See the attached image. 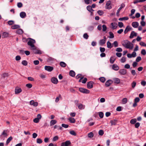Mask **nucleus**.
Returning a JSON list of instances; mask_svg holds the SVG:
<instances>
[{
	"mask_svg": "<svg viewBox=\"0 0 146 146\" xmlns=\"http://www.w3.org/2000/svg\"><path fill=\"white\" fill-rule=\"evenodd\" d=\"M57 122V121L55 120H52L50 121V125L51 126L56 124Z\"/></svg>",
	"mask_w": 146,
	"mask_h": 146,
	"instance_id": "c756f323",
	"label": "nucleus"
},
{
	"mask_svg": "<svg viewBox=\"0 0 146 146\" xmlns=\"http://www.w3.org/2000/svg\"><path fill=\"white\" fill-rule=\"evenodd\" d=\"M60 66L62 67H65L66 66V63L63 62H61L60 63Z\"/></svg>",
	"mask_w": 146,
	"mask_h": 146,
	"instance_id": "c9c22d12",
	"label": "nucleus"
},
{
	"mask_svg": "<svg viewBox=\"0 0 146 146\" xmlns=\"http://www.w3.org/2000/svg\"><path fill=\"white\" fill-rule=\"evenodd\" d=\"M117 121L116 119H113L110 121V122L111 126L113 125H115L116 124Z\"/></svg>",
	"mask_w": 146,
	"mask_h": 146,
	"instance_id": "aec40b11",
	"label": "nucleus"
},
{
	"mask_svg": "<svg viewBox=\"0 0 146 146\" xmlns=\"http://www.w3.org/2000/svg\"><path fill=\"white\" fill-rule=\"evenodd\" d=\"M21 63L24 66H27L28 64L27 61L25 60H23L22 61Z\"/></svg>",
	"mask_w": 146,
	"mask_h": 146,
	"instance_id": "de8ad7c7",
	"label": "nucleus"
},
{
	"mask_svg": "<svg viewBox=\"0 0 146 146\" xmlns=\"http://www.w3.org/2000/svg\"><path fill=\"white\" fill-rule=\"evenodd\" d=\"M113 45L114 47H117L118 46V43L117 41H115L113 43Z\"/></svg>",
	"mask_w": 146,
	"mask_h": 146,
	"instance_id": "6e6d98bb",
	"label": "nucleus"
},
{
	"mask_svg": "<svg viewBox=\"0 0 146 146\" xmlns=\"http://www.w3.org/2000/svg\"><path fill=\"white\" fill-rule=\"evenodd\" d=\"M87 9L88 11L89 12L91 13H92V12L91 11V10H92V8L91 7L90 5H88L87 7Z\"/></svg>",
	"mask_w": 146,
	"mask_h": 146,
	"instance_id": "ea45409f",
	"label": "nucleus"
},
{
	"mask_svg": "<svg viewBox=\"0 0 146 146\" xmlns=\"http://www.w3.org/2000/svg\"><path fill=\"white\" fill-rule=\"evenodd\" d=\"M94 135L92 132H90L88 134V137L90 138H92L93 137Z\"/></svg>",
	"mask_w": 146,
	"mask_h": 146,
	"instance_id": "3c124183",
	"label": "nucleus"
},
{
	"mask_svg": "<svg viewBox=\"0 0 146 146\" xmlns=\"http://www.w3.org/2000/svg\"><path fill=\"white\" fill-rule=\"evenodd\" d=\"M27 40L28 41L27 44L30 46L33 49L35 48V46L34 45V44L35 43V40L32 39L31 38H28Z\"/></svg>",
	"mask_w": 146,
	"mask_h": 146,
	"instance_id": "f03ea898",
	"label": "nucleus"
},
{
	"mask_svg": "<svg viewBox=\"0 0 146 146\" xmlns=\"http://www.w3.org/2000/svg\"><path fill=\"white\" fill-rule=\"evenodd\" d=\"M111 25L112 26L111 28L113 29H115L117 27V24L116 23H112L111 24Z\"/></svg>",
	"mask_w": 146,
	"mask_h": 146,
	"instance_id": "a211bd4d",
	"label": "nucleus"
},
{
	"mask_svg": "<svg viewBox=\"0 0 146 146\" xmlns=\"http://www.w3.org/2000/svg\"><path fill=\"white\" fill-rule=\"evenodd\" d=\"M119 72L121 75H125L127 73V70H126L122 69L120 70Z\"/></svg>",
	"mask_w": 146,
	"mask_h": 146,
	"instance_id": "f8f14e48",
	"label": "nucleus"
},
{
	"mask_svg": "<svg viewBox=\"0 0 146 146\" xmlns=\"http://www.w3.org/2000/svg\"><path fill=\"white\" fill-rule=\"evenodd\" d=\"M137 33L135 32L134 31H132L131 32L129 38H132L134 36H137Z\"/></svg>",
	"mask_w": 146,
	"mask_h": 146,
	"instance_id": "2eb2a0df",
	"label": "nucleus"
},
{
	"mask_svg": "<svg viewBox=\"0 0 146 146\" xmlns=\"http://www.w3.org/2000/svg\"><path fill=\"white\" fill-rule=\"evenodd\" d=\"M9 34L7 32H4L2 35V37L3 38H6L9 36Z\"/></svg>",
	"mask_w": 146,
	"mask_h": 146,
	"instance_id": "393cba45",
	"label": "nucleus"
},
{
	"mask_svg": "<svg viewBox=\"0 0 146 146\" xmlns=\"http://www.w3.org/2000/svg\"><path fill=\"white\" fill-rule=\"evenodd\" d=\"M111 3L110 1H108L106 4V8L108 9H110L112 8L111 6Z\"/></svg>",
	"mask_w": 146,
	"mask_h": 146,
	"instance_id": "20e7f679",
	"label": "nucleus"
},
{
	"mask_svg": "<svg viewBox=\"0 0 146 146\" xmlns=\"http://www.w3.org/2000/svg\"><path fill=\"white\" fill-rule=\"evenodd\" d=\"M22 91L21 89L18 87H16L15 90V93L16 94H17L21 92Z\"/></svg>",
	"mask_w": 146,
	"mask_h": 146,
	"instance_id": "ddd939ff",
	"label": "nucleus"
},
{
	"mask_svg": "<svg viewBox=\"0 0 146 146\" xmlns=\"http://www.w3.org/2000/svg\"><path fill=\"white\" fill-rule=\"evenodd\" d=\"M68 119L71 123H74L76 121L75 119L74 118L71 117H70L68 118Z\"/></svg>",
	"mask_w": 146,
	"mask_h": 146,
	"instance_id": "a878e982",
	"label": "nucleus"
},
{
	"mask_svg": "<svg viewBox=\"0 0 146 146\" xmlns=\"http://www.w3.org/2000/svg\"><path fill=\"white\" fill-rule=\"evenodd\" d=\"M119 27L120 28H121L123 26V23L121 22H118V24Z\"/></svg>",
	"mask_w": 146,
	"mask_h": 146,
	"instance_id": "052dcab7",
	"label": "nucleus"
},
{
	"mask_svg": "<svg viewBox=\"0 0 146 146\" xmlns=\"http://www.w3.org/2000/svg\"><path fill=\"white\" fill-rule=\"evenodd\" d=\"M116 58L115 56L111 57L110 59V63L111 64H113Z\"/></svg>",
	"mask_w": 146,
	"mask_h": 146,
	"instance_id": "b1692460",
	"label": "nucleus"
},
{
	"mask_svg": "<svg viewBox=\"0 0 146 146\" xmlns=\"http://www.w3.org/2000/svg\"><path fill=\"white\" fill-rule=\"evenodd\" d=\"M114 82L117 84H119L120 82V80L118 78H114L113 79Z\"/></svg>",
	"mask_w": 146,
	"mask_h": 146,
	"instance_id": "bb28decb",
	"label": "nucleus"
},
{
	"mask_svg": "<svg viewBox=\"0 0 146 146\" xmlns=\"http://www.w3.org/2000/svg\"><path fill=\"white\" fill-rule=\"evenodd\" d=\"M136 84V82L134 81H133L131 84V87L132 88H134L135 87Z\"/></svg>",
	"mask_w": 146,
	"mask_h": 146,
	"instance_id": "a19ab883",
	"label": "nucleus"
},
{
	"mask_svg": "<svg viewBox=\"0 0 146 146\" xmlns=\"http://www.w3.org/2000/svg\"><path fill=\"white\" fill-rule=\"evenodd\" d=\"M116 51L118 52H120L122 51V50L121 48H118L116 49Z\"/></svg>",
	"mask_w": 146,
	"mask_h": 146,
	"instance_id": "338daca9",
	"label": "nucleus"
},
{
	"mask_svg": "<svg viewBox=\"0 0 146 146\" xmlns=\"http://www.w3.org/2000/svg\"><path fill=\"white\" fill-rule=\"evenodd\" d=\"M20 26L17 25H13L11 27L12 29H19L20 28Z\"/></svg>",
	"mask_w": 146,
	"mask_h": 146,
	"instance_id": "cd10ccee",
	"label": "nucleus"
},
{
	"mask_svg": "<svg viewBox=\"0 0 146 146\" xmlns=\"http://www.w3.org/2000/svg\"><path fill=\"white\" fill-rule=\"evenodd\" d=\"M51 81L54 84H57L58 82L57 79L54 77H53L51 79Z\"/></svg>",
	"mask_w": 146,
	"mask_h": 146,
	"instance_id": "9d476101",
	"label": "nucleus"
},
{
	"mask_svg": "<svg viewBox=\"0 0 146 146\" xmlns=\"http://www.w3.org/2000/svg\"><path fill=\"white\" fill-rule=\"evenodd\" d=\"M21 59V56L19 55H17L15 57V60L17 61Z\"/></svg>",
	"mask_w": 146,
	"mask_h": 146,
	"instance_id": "e2e57ef3",
	"label": "nucleus"
},
{
	"mask_svg": "<svg viewBox=\"0 0 146 146\" xmlns=\"http://www.w3.org/2000/svg\"><path fill=\"white\" fill-rule=\"evenodd\" d=\"M132 28L129 26H127L125 28L124 31V33L125 34H126L129 31L132 30Z\"/></svg>",
	"mask_w": 146,
	"mask_h": 146,
	"instance_id": "9b49d317",
	"label": "nucleus"
},
{
	"mask_svg": "<svg viewBox=\"0 0 146 146\" xmlns=\"http://www.w3.org/2000/svg\"><path fill=\"white\" fill-rule=\"evenodd\" d=\"M99 80L102 82H104L106 80L105 78L104 77H101L99 78Z\"/></svg>",
	"mask_w": 146,
	"mask_h": 146,
	"instance_id": "09e8293b",
	"label": "nucleus"
},
{
	"mask_svg": "<svg viewBox=\"0 0 146 146\" xmlns=\"http://www.w3.org/2000/svg\"><path fill=\"white\" fill-rule=\"evenodd\" d=\"M98 133L100 135H102L104 133V132L103 130H100L99 131Z\"/></svg>",
	"mask_w": 146,
	"mask_h": 146,
	"instance_id": "13d9d810",
	"label": "nucleus"
},
{
	"mask_svg": "<svg viewBox=\"0 0 146 146\" xmlns=\"http://www.w3.org/2000/svg\"><path fill=\"white\" fill-rule=\"evenodd\" d=\"M78 108L80 110L84 109L85 106L81 104H79L78 105Z\"/></svg>",
	"mask_w": 146,
	"mask_h": 146,
	"instance_id": "4be33fe9",
	"label": "nucleus"
},
{
	"mask_svg": "<svg viewBox=\"0 0 146 146\" xmlns=\"http://www.w3.org/2000/svg\"><path fill=\"white\" fill-rule=\"evenodd\" d=\"M136 122V119H132L130 121V123L132 124H135Z\"/></svg>",
	"mask_w": 146,
	"mask_h": 146,
	"instance_id": "8fccbe9b",
	"label": "nucleus"
},
{
	"mask_svg": "<svg viewBox=\"0 0 146 146\" xmlns=\"http://www.w3.org/2000/svg\"><path fill=\"white\" fill-rule=\"evenodd\" d=\"M132 26L134 28H137L139 25V23L137 22H133L131 24Z\"/></svg>",
	"mask_w": 146,
	"mask_h": 146,
	"instance_id": "dca6fc26",
	"label": "nucleus"
},
{
	"mask_svg": "<svg viewBox=\"0 0 146 146\" xmlns=\"http://www.w3.org/2000/svg\"><path fill=\"white\" fill-rule=\"evenodd\" d=\"M99 115L100 117L101 118H102L104 116V113L102 112H99Z\"/></svg>",
	"mask_w": 146,
	"mask_h": 146,
	"instance_id": "5fc2aeb1",
	"label": "nucleus"
},
{
	"mask_svg": "<svg viewBox=\"0 0 146 146\" xmlns=\"http://www.w3.org/2000/svg\"><path fill=\"white\" fill-rule=\"evenodd\" d=\"M127 101V99L126 98H123L122 101V103L123 104H126Z\"/></svg>",
	"mask_w": 146,
	"mask_h": 146,
	"instance_id": "4c0bfd02",
	"label": "nucleus"
},
{
	"mask_svg": "<svg viewBox=\"0 0 146 146\" xmlns=\"http://www.w3.org/2000/svg\"><path fill=\"white\" fill-rule=\"evenodd\" d=\"M2 135H3L4 137L7 136V130H4L1 136Z\"/></svg>",
	"mask_w": 146,
	"mask_h": 146,
	"instance_id": "7c9ffc66",
	"label": "nucleus"
},
{
	"mask_svg": "<svg viewBox=\"0 0 146 146\" xmlns=\"http://www.w3.org/2000/svg\"><path fill=\"white\" fill-rule=\"evenodd\" d=\"M122 44L125 47L131 50L132 49L133 47V44L127 40H125L122 41Z\"/></svg>",
	"mask_w": 146,
	"mask_h": 146,
	"instance_id": "f257e3e1",
	"label": "nucleus"
},
{
	"mask_svg": "<svg viewBox=\"0 0 146 146\" xmlns=\"http://www.w3.org/2000/svg\"><path fill=\"white\" fill-rule=\"evenodd\" d=\"M86 4H89L92 3V0H84Z\"/></svg>",
	"mask_w": 146,
	"mask_h": 146,
	"instance_id": "79ce46f5",
	"label": "nucleus"
},
{
	"mask_svg": "<svg viewBox=\"0 0 146 146\" xmlns=\"http://www.w3.org/2000/svg\"><path fill=\"white\" fill-rule=\"evenodd\" d=\"M36 47L35 46V49H33L31 48V49L33 50V52L35 54H41V51L39 50L36 49Z\"/></svg>",
	"mask_w": 146,
	"mask_h": 146,
	"instance_id": "4468645a",
	"label": "nucleus"
},
{
	"mask_svg": "<svg viewBox=\"0 0 146 146\" xmlns=\"http://www.w3.org/2000/svg\"><path fill=\"white\" fill-rule=\"evenodd\" d=\"M112 81L111 80H108L107 81L105 84L106 87H108L112 84Z\"/></svg>",
	"mask_w": 146,
	"mask_h": 146,
	"instance_id": "f3484780",
	"label": "nucleus"
},
{
	"mask_svg": "<svg viewBox=\"0 0 146 146\" xmlns=\"http://www.w3.org/2000/svg\"><path fill=\"white\" fill-rule=\"evenodd\" d=\"M125 6V4L123 3H122L120 7L119 8L117 11V14H118L119 13L120 11L121 10V9L123 8Z\"/></svg>",
	"mask_w": 146,
	"mask_h": 146,
	"instance_id": "6ab92c4d",
	"label": "nucleus"
},
{
	"mask_svg": "<svg viewBox=\"0 0 146 146\" xmlns=\"http://www.w3.org/2000/svg\"><path fill=\"white\" fill-rule=\"evenodd\" d=\"M97 12L98 14L100 15H102L104 13V12L102 10H98Z\"/></svg>",
	"mask_w": 146,
	"mask_h": 146,
	"instance_id": "49530a36",
	"label": "nucleus"
},
{
	"mask_svg": "<svg viewBox=\"0 0 146 146\" xmlns=\"http://www.w3.org/2000/svg\"><path fill=\"white\" fill-rule=\"evenodd\" d=\"M107 47L108 48H111L112 47V46L111 43L109 41L107 42Z\"/></svg>",
	"mask_w": 146,
	"mask_h": 146,
	"instance_id": "473e14b6",
	"label": "nucleus"
},
{
	"mask_svg": "<svg viewBox=\"0 0 146 146\" xmlns=\"http://www.w3.org/2000/svg\"><path fill=\"white\" fill-rule=\"evenodd\" d=\"M44 69L48 72H51L53 69V67L52 66H46L44 67Z\"/></svg>",
	"mask_w": 146,
	"mask_h": 146,
	"instance_id": "39448f33",
	"label": "nucleus"
},
{
	"mask_svg": "<svg viewBox=\"0 0 146 146\" xmlns=\"http://www.w3.org/2000/svg\"><path fill=\"white\" fill-rule=\"evenodd\" d=\"M93 82L92 81H90L87 83V87L88 89L92 88L93 87Z\"/></svg>",
	"mask_w": 146,
	"mask_h": 146,
	"instance_id": "1a4fd4ad",
	"label": "nucleus"
},
{
	"mask_svg": "<svg viewBox=\"0 0 146 146\" xmlns=\"http://www.w3.org/2000/svg\"><path fill=\"white\" fill-rule=\"evenodd\" d=\"M69 75L70 76L72 77H74L75 76V73L74 71L73 70H71L69 72Z\"/></svg>",
	"mask_w": 146,
	"mask_h": 146,
	"instance_id": "2f4dec72",
	"label": "nucleus"
},
{
	"mask_svg": "<svg viewBox=\"0 0 146 146\" xmlns=\"http://www.w3.org/2000/svg\"><path fill=\"white\" fill-rule=\"evenodd\" d=\"M129 18L127 17H124L122 18H120L119 19V20L120 21H122L123 20H127Z\"/></svg>",
	"mask_w": 146,
	"mask_h": 146,
	"instance_id": "e433bc0d",
	"label": "nucleus"
},
{
	"mask_svg": "<svg viewBox=\"0 0 146 146\" xmlns=\"http://www.w3.org/2000/svg\"><path fill=\"white\" fill-rule=\"evenodd\" d=\"M12 137L11 136L9 137L7 140L6 142V144L7 145L10 141L12 140Z\"/></svg>",
	"mask_w": 146,
	"mask_h": 146,
	"instance_id": "f704fd0d",
	"label": "nucleus"
},
{
	"mask_svg": "<svg viewBox=\"0 0 146 146\" xmlns=\"http://www.w3.org/2000/svg\"><path fill=\"white\" fill-rule=\"evenodd\" d=\"M36 142L37 143L40 144L42 143V141L41 139L40 138H38L37 139Z\"/></svg>",
	"mask_w": 146,
	"mask_h": 146,
	"instance_id": "680f3d73",
	"label": "nucleus"
},
{
	"mask_svg": "<svg viewBox=\"0 0 146 146\" xmlns=\"http://www.w3.org/2000/svg\"><path fill=\"white\" fill-rule=\"evenodd\" d=\"M14 21L12 20L9 21L7 22L8 24L9 25H12L14 24Z\"/></svg>",
	"mask_w": 146,
	"mask_h": 146,
	"instance_id": "58836bf2",
	"label": "nucleus"
},
{
	"mask_svg": "<svg viewBox=\"0 0 146 146\" xmlns=\"http://www.w3.org/2000/svg\"><path fill=\"white\" fill-rule=\"evenodd\" d=\"M139 44L142 46H146V44L143 42H140L139 43Z\"/></svg>",
	"mask_w": 146,
	"mask_h": 146,
	"instance_id": "69168bd1",
	"label": "nucleus"
},
{
	"mask_svg": "<svg viewBox=\"0 0 146 146\" xmlns=\"http://www.w3.org/2000/svg\"><path fill=\"white\" fill-rule=\"evenodd\" d=\"M79 91L82 93L87 94H89L90 92L89 90L82 88H80Z\"/></svg>",
	"mask_w": 146,
	"mask_h": 146,
	"instance_id": "7ed1b4c3",
	"label": "nucleus"
},
{
	"mask_svg": "<svg viewBox=\"0 0 146 146\" xmlns=\"http://www.w3.org/2000/svg\"><path fill=\"white\" fill-rule=\"evenodd\" d=\"M106 41L104 39H101L100 40L99 42V43L101 45H102L104 44H105L106 43Z\"/></svg>",
	"mask_w": 146,
	"mask_h": 146,
	"instance_id": "c85d7f7f",
	"label": "nucleus"
},
{
	"mask_svg": "<svg viewBox=\"0 0 146 146\" xmlns=\"http://www.w3.org/2000/svg\"><path fill=\"white\" fill-rule=\"evenodd\" d=\"M17 6L19 8H21L23 6V4L19 2L17 4Z\"/></svg>",
	"mask_w": 146,
	"mask_h": 146,
	"instance_id": "bf43d9fd",
	"label": "nucleus"
},
{
	"mask_svg": "<svg viewBox=\"0 0 146 146\" xmlns=\"http://www.w3.org/2000/svg\"><path fill=\"white\" fill-rule=\"evenodd\" d=\"M112 68L115 70H117L119 69V66L116 64H114L112 66Z\"/></svg>",
	"mask_w": 146,
	"mask_h": 146,
	"instance_id": "5701e85b",
	"label": "nucleus"
},
{
	"mask_svg": "<svg viewBox=\"0 0 146 146\" xmlns=\"http://www.w3.org/2000/svg\"><path fill=\"white\" fill-rule=\"evenodd\" d=\"M58 136H56L53 137L52 140L53 141H55L58 139Z\"/></svg>",
	"mask_w": 146,
	"mask_h": 146,
	"instance_id": "0e129e2a",
	"label": "nucleus"
},
{
	"mask_svg": "<svg viewBox=\"0 0 146 146\" xmlns=\"http://www.w3.org/2000/svg\"><path fill=\"white\" fill-rule=\"evenodd\" d=\"M109 34L110 35L109 38H113L114 37V35L113 33H112L111 32H109Z\"/></svg>",
	"mask_w": 146,
	"mask_h": 146,
	"instance_id": "37998d69",
	"label": "nucleus"
},
{
	"mask_svg": "<svg viewBox=\"0 0 146 146\" xmlns=\"http://www.w3.org/2000/svg\"><path fill=\"white\" fill-rule=\"evenodd\" d=\"M146 0H134L133 3L136 4L138 2H143L145 1Z\"/></svg>",
	"mask_w": 146,
	"mask_h": 146,
	"instance_id": "72a5a7b5",
	"label": "nucleus"
},
{
	"mask_svg": "<svg viewBox=\"0 0 146 146\" xmlns=\"http://www.w3.org/2000/svg\"><path fill=\"white\" fill-rule=\"evenodd\" d=\"M30 104L34 107H36L38 106V103L37 102H35L33 100H32L30 102Z\"/></svg>",
	"mask_w": 146,
	"mask_h": 146,
	"instance_id": "6e6552de",
	"label": "nucleus"
},
{
	"mask_svg": "<svg viewBox=\"0 0 146 146\" xmlns=\"http://www.w3.org/2000/svg\"><path fill=\"white\" fill-rule=\"evenodd\" d=\"M71 142L69 141H67L62 143L61 146H68L71 144Z\"/></svg>",
	"mask_w": 146,
	"mask_h": 146,
	"instance_id": "0eeeda50",
	"label": "nucleus"
},
{
	"mask_svg": "<svg viewBox=\"0 0 146 146\" xmlns=\"http://www.w3.org/2000/svg\"><path fill=\"white\" fill-rule=\"evenodd\" d=\"M20 17L22 18H24L26 16V15L25 12H22L20 14Z\"/></svg>",
	"mask_w": 146,
	"mask_h": 146,
	"instance_id": "412c9836",
	"label": "nucleus"
},
{
	"mask_svg": "<svg viewBox=\"0 0 146 146\" xmlns=\"http://www.w3.org/2000/svg\"><path fill=\"white\" fill-rule=\"evenodd\" d=\"M17 33L18 34H22L23 33V31L21 29H19L17 31Z\"/></svg>",
	"mask_w": 146,
	"mask_h": 146,
	"instance_id": "c03bdc74",
	"label": "nucleus"
},
{
	"mask_svg": "<svg viewBox=\"0 0 146 146\" xmlns=\"http://www.w3.org/2000/svg\"><path fill=\"white\" fill-rule=\"evenodd\" d=\"M69 133L71 135H73L76 136V132L73 130L70 131Z\"/></svg>",
	"mask_w": 146,
	"mask_h": 146,
	"instance_id": "a18cd8bd",
	"label": "nucleus"
},
{
	"mask_svg": "<svg viewBox=\"0 0 146 146\" xmlns=\"http://www.w3.org/2000/svg\"><path fill=\"white\" fill-rule=\"evenodd\" d=\"M127 56L129 58L132 57H135L136 56V53L135 52H133L131 54H128L127 55Z\"/></svg>",
	"mask_w": 146,
	"mask_h": 146,
	"instance_id": "423d86ee",
	"label": "nucleus"
},
{
	"mask_svg": "<svg viewBox=\"0 0 146 146\" xmlns=\"http://www.w3.org/2000/svg\"><path fill=\"white\" fill-rule=\"evenodd\" d=\"M102 27L103 28L102 31H105L106 30L107 28L106 26L105 25H102Z\"/></svg>",
	"mask_w": 146,
	"mask_h": 146,
	"instance_id": "864d4df0",
	"label": "nucleus"
},
{
	"mask_svg": "<svg viewBox=\"0 0 146 146\" xmlns=\"http://www.w3.org/2000/svg\"><path fill=\"white\" fill-rule=\"evenodd\" d=\"M8 76V74L7 73H4L1 76L3 78H5L6 77H7Z\"/></svg>",
	"mask_w": 146,
	"mask_h": 146,
	"instance_id": "4d7b16f0",
	"label": "nucleus"
},
{
	"mask_svg": "<svg viewBox=\"0 0 146 146\" xmlns=\"http://www.w3.org/2000/svg\"><path fill=\"white\" fill-rule=\"evenodd\" d=\"M141 54L143 55H145L146 54V52L145 49H142L141 52Z\"/></svg>",
	"mask_w": 146,
	"mask_h": 146,
	"instance_id": "603ef678",
	"label": "nucleus"
},
{
	"mask_svg": "<svg viewBox=\"0 0 146 146\" xmlns=\"http://www.w3.org/2000/svg\"><path fill=\"white\" fill-rule=\"evenodd\" d=\"M94 29V27L92 26H89L88 28V29L90 31H92Z\"/></svg>",
	"mask_w": 146,
	"mask_h": 146,
	"instance_id": "774afa93",
	"label": "nucleus"
}]
</instances>
